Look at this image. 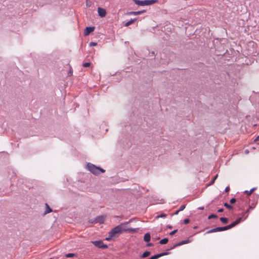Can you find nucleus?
Instances as JSON below:
<instances>
[{"label":"nucleus","instance_id":"f257e3e1","mask_svg":"<svg viewBox=\"0 0 259 259\" xmlns=\"http://www.w3.org/2000/svg\"><path fill=\"white\" fill-rule=\"evenodd\" d=\"M241 220V218H238L235 222H234L232 224H231L227 226L223 227L215 228L214 229H213L208 231L207 232V233H213V232H215L225 231L228 229H230L235 227L238 224H239Z\"/></svg>","mask_w":259,"mask_h":259},{"label":"nucleus","instance_id":"f03ea898","mask_svg":"<svg viewBox=\"0 0 259 259\" xmlns=\"http://www.w3.org/2000/svg\"><path fill=\"white\" fill-rule=\"evenodd\" d=\"M87 168L92 174L96 175H99L100 172L103 173L105 171V170L103 168L96 166L90 163H89L87 164Z\"/></svg>","mask_w":259,"mask_h":259},{"label":"nucleus","instance_id":"7ed1b4c3","mask_svg":"<svg viewBox=\"0 0 259 259\" xmlns=\"http://www.w3.org/2000/svg\"><path fill=\"white\" fill-rule=\"evenodd\" d=\"M134 2L138 6H149L154 4L157 2L156 0H134Z\"/></svg>","mask_w":259,"mask_h":259},{"label":"nucleus","instance_id":"20e7f679","mask_svg":"<svg viewBox=\"0 0 259 259\" xmlns=\"http://www.w3.org/2000/svg\"><path fill=\"white\" fill-rule=\"evenodd\" d=\"M121 233V230H120V228L118 226L113 228L109 233V234H111V236H113V237L118 236Z\"/></svg>","mask_w":259,"mask_h":259},{"label":"nucleus","instance_id":"39448f33","mask_svg":"<svg viewBox=\"0 0 259 259\" xmlns=\"http://www.w3.org/2000/svg\"><path fill=\"white\" fill-rule=\"evenodd\" d=\"M127 225L128 223L125 222L118 225V227H119L120 230H121V232L123 231H133L135 230L134 229L128 228Z\"/></svg>","mask_w":259,"mask_h":259},{"label":"nucleus","instance_id":"423d86ee","mask_svg":"<svg viewBox=\"0 0 259 259\" xmlns=\"http://www.w3.org/2000/svg\"><path fill=\"white\" fill-rule=\"evenodd\" d=\"M92 243L100 248H107V245L104 244L102 241H92Z\"/></svg>","mask_w":259,"mask_h":259},{"label":"nucleus","instance_id":"0eeeda50","mask_svg":"<svg viewBox=\"0 0 259 259\" xmlns=\"http://www.w3.org/2000/svg\"><path fill=\"white\" fill-rule=\"evenodd\" d=\"M105 220V217L104 216H99L97 217L94 221H91V223H99L100 224H103Z\"/></svg>","mask_w":259,"mask_h":259},{"label":"nucleus","instance_id":"6e6552de","mask_svg":"<svg viewBox=\"0 0 259 259\" xmlns=\"http://www.w3.org/2000/svg\"><path fill=\"white\" fill-rule=\"evenodd\" d=\"M98 13L99 15L101 17H104L106 15V11L105 9L100 7L98 8Z\"/></svg>","mask_w":259,"mask_h":259},{"label":"nucleus","instance_id":"1a4fd4ad","mask_svg":"<svg viewBox=\"0 0 259 259\" xmlns=\"http://www.w3.org/2000/svg\"><path fill=\"white\" fill-rule=\"evenodd\" d=\"M94 27H87L84 31V35H88L91 32L94 30Z\"/></svg>","mask_w":259,"mask_h":259},{"label":"nucleus","instance_id":"9d476101","mask_svg":"<svg viewBox=\"0 0 259 259\" xmlns=\"http://www.w3.org/2000/svg\"><path fill=\"white\" fill-rule=\"evenodd\" d=\"M145 12V11H144V10L140 11H136V12L132 11V12H128L127 13V14L129 15H138L141 14L142 13H144Z\"/></svg>","mask_w":259,"mask_h":259},{"label":"nucleus","instance_id":"9b49d317","mask_svg":"<svg viewBox=\"0 0 259 259\" xmlns=\"http://www.w3.org/2000/svg\"><path fill=\"white\" fill-rule=\"evenodd\" d=\"M167 252H163L160 254H158L153 256H152L149 259H157L159 258V257H161L164 255L167 254Z\"/></svg>","mask_w":259,"mask_h":259},{"label":"nucleus","instance_id":"f8f14e48","mask_svg":"<svg viewBox=\"0 0 259 259\" xmlns=\"http://www.w3.org/2000/svg\"><path fill=\"white\" fill-rule=\"evenodd\" d=\"M151 239L150 234L149 233H147L145 234L144 237V240L146 242H148L150 241Z\"/></svg>","mask_w":259,"mask_h":259},{"label":"nucleus","instance_id":"ddd939ff","mask_svg":"<svg viewBox=\"0 0 259 259\" xmlns=\"http://www.w3.org/2000/svg\"><path fill=\"white\" fill-rule=\"evenodd\" d=\"M137 20V19H131V20H130L129 21L127 22L125 24V26H130V25H131L132 24H133L134 22H135Z\"/></svg>","mask_w":259,"mask_h":259},{"label":"nucleus","instance_id":"4468645a","mask_svg":"<svg viewBox=\"0 0 259 259\" xmlns=\"http://www.w3.org/2000/svg\"><path fill=\"white\" fill-rule=\"evenodd\" d=\"M168 239L167 238H165L161 240L159 242V243L161 244H165L168 242Z\"/></svg>","mask_w":259,"mask_h":259},{"label":"nucleus","instance_id":"2eb2a0df","mask_svg":"<svg viewBox=\"0 0 259 259\" xmlns=\"http://www.w3.org/2000/svg\"><path fill=\"white\" fill-rule=\"evenodd\" d=\"M150 254V252L149 251H146L145 252H144L142 255V257L143 258H145L146 257H148Z\"/></svg>","mask_w":259,"mask_h":259},{"label":"nucleus","instance_id":"dca6fc26","mask_svg":"<svg viewBox=\"0 0 259 259\" xmlns=\"http://www.w3.org/2000/svg\"><path fill=\"white\" fill-rule=\"evenodd\" d=\"M255 190V188H252L250 191H245L244 192V193L249 196V195H250L253 193V192Z\"/></svg>","mask_w":259,"mask_h":259},{"label":"nucleus","instance_id":"f3484780","mask_svg":"<svg viewBox=\"0 0 259 259\" xmlns=\"http://www.w3.org/2000/svg\"><path fill=\"white\" fill-rule=\"evenodd\" d=\"M46 206L47 207V210L46 211V213H50L52 211V209L49 207L48 204H46Z\"/></svg>","mask_w":259,"mask_h":259},{"label":"nucleus","instance_id":"a211bd4d","mask_svg":"<svg viewBox=\"0 0 259 259\" xmlns=\"http://www.w3.org/2000/svg\"><path fill=\"white\" fill-rule=\"evenodd\" d=\"M220 220L221 221L224 223V224H226L227 223L228 221V220L227 218H220Z\"/></svg>","mask_w":259,"mask_h":259},{"label":"nucleus","instance_id":"6ab92c4d","mask_svg":"<svg viewBox=\"0 0 259 259\" xmlns=\"http://www.w3.org/2000/svg\"><path fill=\"white\" fill-rule=\"evenodd\" d=\"M189 242V240H183V241L180 242V243H179L177 245H183V244H184L188 243Z\"/></svg>","mask_w":259,"mask_h":259},{"label":"nucleus","instance_id":"aec40b11","mask_svg":"<svg viewBox=\"0 0 259 259\" xmlns=\"http://www.w3.org/2000/svg\"><path fill=\"white\" fill-rule=\"evenodd\" d=\"M166 217V214H165V213H161V214L157 215L156 217V219H159L160 218H165Z\"/></svg>","mask_w":259,"mask_h":259},{"label":"nucleus","instance_id":"412c9836","mask_svg":"<svg viewBox=\"0 0 259 259\" xmlns=\"http://www.w3.org/2000/svg\"><path fill=\"white\" fill-rule=\"evenodd\" d=\"M217 218V215L214 214H211L209 215L208 217V219H215Z\"/></svg>","mask_w":259,"mask_h":259},{"label":"nucleus","instance_id":"4be33fe9","mask_svg":"<svg viewBox=\"0 0 259 259\" xmlns=\"http://www.w3.org/2000/svg\"><path fill=\"white\" fill-rule=\"evenodd\" d=\"M91 64L89 62L84 63L82 64V66L84 67H88L91 66Z\"/></svg>","mask_w":259,"mask_h":259},{"label":"nucleus","instance_id":"5701e85b","mask_svg":"<svg viewBox=\"0 0 259 259\" xmlns=\"http://www.w3.org/2000/svg\"><path fill=\"white\" fill-rule=\"evenodd\" d=\"M224 206L225 207H226L227 208H229V209H232L233 208V206L229 205V204H228L227 203H225L224 204Z\"/></svg>","mask_w":259,"mask_h":259},{"label":"nucleus","instance_id":"b1692460","mask_svg":"<svg viewBox=\"0 0 259 259\" xmlns=\"http://www.w3.org/2000/svg\"><path fill=\"white\" fill-rule=\"evenodd\" d=\"M75 255L74 253H68L66 255V256L67 257H74Z\"/></svg>","mask_w":259,"mask_h":259},{"label":"nucleus","instance_id":"393cba45","mask_svg":"<svg viewBox=\"0 0 259 259\" xmlns=\"http://www.w3.org/2000/svg\"><path fill=\"white\" fill-rule=\"evenodd\" d=\"M257 145H259V136H257L254 140Z\"/></svg>","mask_w":259,"mask_h":259},{"label":"nucleus","instance_id":"a878e982","mask_svg":"<svg viewBox=\"0 0 259 259\" xmlns=\"http://www.w3.org/2000/svg\"><path fill=\"white\" fill-rule=\"evenodd\" d=\"M112 238H113V236H111V234H109V236L108 237L106 238L105 239L106 240L109 241V240H110L111 239H112Z\"/></svg>","mask_w":259,"mask_h":259},{"label":"nucleus","instance_id":"bb28decb","mask_svg":"<svg viewBox=\"0 0 259 259\" xmlns=\"http://www.w3.org/2000/svg\"><path fill=\"white\" fill-rule=\"evenodd\" d=\"M185 208V205H183L180 207V208L179 209V211H181L183 210V209H184Z\"/></svg>","mask_w":259,"mask_h":259},{"label":"nucleus","instance_id":"cd10ccee","mask_svg":"<svg viewBox=\"0 0 259 259\" xmlns=\"http://www.w3.org/2000/svg\"><path fill=\"white\" fill-rule=\"evenodd\" d=\"M177 231H178L177 230H175L172 231V232H171L169 233V235H174L177 232Z\"/></svg>","mask_w":259,"mask_h":259},{"label":"nucleus","instance_id":"c85d7f7f","mask_svg":"<svg viewBox=\"0 0 259 259\" xmlns=\"http://www.w3.org/2000/svg\"><path fill=\"white\" fill-rule=\"evenodd\" d=\"M218 176V175H217L214 177V178L213 179V180H212L211 181V184H213V183H214V181L216 180V179L217 178Z\"/></svg>","mask_w":259,"mask_h":259},{"label":"nucleus","instance_id":"c756f323","mask_svg":"<svg viewBox=\"0 0 259 259\" xmlns=\"http://www.w3.org/2000/svg\"><path fill=\"white\" fill-rule=\"evenodd\" d=\"M189 220L188 219H186L184 220V223L185 224H187L189 223Z\"/></svg>","mask_w":259,"mask_h":259},{"label":"nucleus","instance_id":"7c9ffc66","mask_svg":"<svg viewBox=\"0 0 259 259\" xmlns=\"http://www.w3.org/2000/svg\"><path fill=\"white\" fill-rule=\"evenodd\" d=\"M230 203H234L236 202V199L235 198H232L230 200Z\"/></svg>","mask_w":259,"mask_h":259},{"label":"nucleus","instance_id":"2f4dec72","mask_svg":"<svg viewBox=\"0 0 259 259\" xmlns=\"http://www.w3.org/2000/svg\"><path fill=\"white\" fill-rule=\"evenodd\" d=\"M97 45V44L96 42H91L90 43V46H95Z\"/></svg>","mask_w":259,"mask_h":259},{"label":"nucleus","instance_id":"473e14b6","mask_svg":"<svg viewBox=\"0 0 259 259\" xmlns=\"http://www.w3.org/2000/svg\"><path fill=\"white\" fill-rule=\"evenodd\" d=\"M230 190V188L229 187H227V188H226L225 189V191L226 192H228Z\"/></svg>","mask_w":259,"mask_h":259},{"label":"nucleus","instance_id":"72a5a7b5","mask_svg":"<svg viewBox=\"0 0 259 259\" xmlns=\"http://www.w3.org/2000/svg\"><path fill=\"white\" fill-rule=\"evenodd\" d=\"M223 210H224V209L223 208H221L218 210V212H223Z\"/></svg>","mask_w":259,"mask_h":259},{"label":"nucleus","instance_id":"f704fd0d","mask_svg":"<svg viewBox=\"0 0 259 259\" xmlns=\"http://www.w3.org/2000/svg\"><path fill=\"white\" fill-rule=\"evenodd\" d=\"M180 211H179V210H178L176 212H175L174 214L176 215V214H178V213L180 212Z\"/></svg>","mask_w":259,"mask_h":259},{"label":"nucleus","instance_id":"c9c22d12","mask_svg":"<svg viewBox=\"0 0 259 259\" xmlns=\"http://www.w3.org/2000/svg\"><path fill=\"white\" fill-rule=\"evenodd\" d=\"M147 246H152V244H151V243H149V244H147Z\"/></svg>","mask_w":259,"mask_h":259},{"label":"nucleus","instance_id":"e433bc0d","mask_svg":"<svg viewBox=\"0 0 259 259\" xmlns=\"http://www.w3.org/2000/svg\"><path fill=\"white\" fill-rule=\"evenodd\" d=\"M199 209H203L204 207H199Z\"/></svg>","mask_w":259,"mask_h":259}]
</instances>
